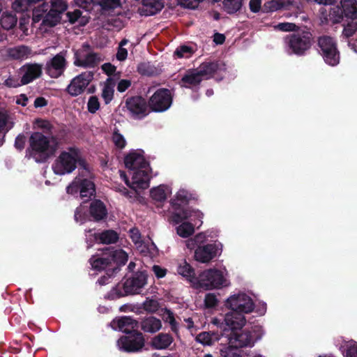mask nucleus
Returning <instances> with one entry per match:
<instances>
[{
    "label": "nucleus",
    "instance_id": "774afa93",
    "mask_svg": "<svg viewBox=\"0 0 357 357\" xmlns=\"http://www.w3.org/2000/svg\"><path fill=\"white\" fill-rule=\"evenodd\" d=\"M81 16L79 10H75L73 12H68L67 17L70 23H75Z\"/></svg>",
    "mask_w": 357,
    "mask_h": 357
},
{
    "label": "nucleus",
    "instance_id": "c03bdc74",
    "mask_svg": "<svg viewBox=\"0 0 357 357\" xmlns=\"http://www.w3.org/2000/svg\"><path fill=\"white\" fill-rule=\"evenodd\" d=\"M177 271L180 275L186 278L190 282L192 279L197 278L194 276L193 268L185 261L179 264Z\"/></svg>",
    "mask_w": 357,
    "mask_h": 357
},
{
    "label": "nucleus",
    "instance_id": "6e6552de",
    "mask_svg": "<svg viewBox=\"0 0 357 357\" xmlns=\"http://www.w3.org/2000/svg\"><path fill=\"white\" fill-rule=\"evenodd\" d=\"M228 327L231 332L228 334L225 332L222 335L227 336L228 343L231 345L235 344L236 347L252 346L254 342L259 339L263 334V330L260 326H255L252 334L245 331L239 333L238 331L241 328H233L231 326Z\"/></svg>",
    "mask_w": 357,
    "mask_h": 357
},
{
    "label": "nucleus",
    "instance_id": "393cba45",
    "mask_svg": "<svg viewBox=\"0 0 357 357\" xmlns=\"http://www.w3.org/2000/svg\"><path fill=\"white\" fill-rule=\"evenodd\" d=\"M89 262L93 270L99 271L110 264V259L108 256L105 255V250H102L100 253L93 255Z\"/></svg>",
    "mask_w": 357,
    "mask_h": 357
},
{
    "label": "nucleus",
    "instance_id": "5fc2aeb1",
    "mask_svg": "<svg viewBox=\"0 0 357 357\" xmlns=\"http://www.w3.org/2000/svg\"><path fill=\"white\" fill-rule=\"evenodd\" d=\"M112 142L118 149H123L126 145L125 137L119 132L118 130H114L112 135Z\"/></svg>",
    "mask_w": 357,
    "mask_h": 357
},
{
    "label": "nucleus",
    "instance_id": "864d4df0",
    "mask_svg": "<svg viewBox=\"0 0 357 357\" xmlns=\"http://www.w3.org/2000/svg\"><path fill=\"white\" fill-rule=\"evenodd\" d=\"M344 347L346 357H357V343L355 341L347 342Z\"/></svg>",
    "mask_w": 357,
    "mask_h": 357
},
{
    "label": "nucleus",
    "instance_id": "7ed1b4c3",
    "mask_svg": "<svg viewBox=\"0 0 357 357\" xmlns=\"http://www.w3.org/2000/svg\"><path fill=\"white\" fill-rule=\"evenodd\" d=\"M194 288L204 290L220 289L230 285L228 273L225 268H208L202 271L196 278L191 280Z\"/></svg>",
    "mask_w": 357,
    "mask_h": 357
},
{
    "label": "nucleus",
    "instance_id": "de8ad7c7",
    "mask_svg": "<svg viewBox=\"0 0 357 357\" xmlns=\"http://www.w3.org/2000/svg\"><path fill=\"white\" fill-rule=\"evenodd\" d=\"M242 0H224L223 7L228 13H234L240 10Z\"/></svg>",
    "mask_w": 357,
    "mask_h": 357
},
{
    "label": "nucleus",
    "instance_id": "1a4fd4ad",
    "mask_svg": "<svg viewBox=\"0 0 357 357\" xmlns=\"http://www.w3.org/2000/svg\"><path fill=\"white\" fill-rule=\"evenodd\" d=\"M286 43L289 53L302 55L312 45V34L307 31H298L289 36Z\"/></svg>",
    "mask_w": 357,
    "mask_h": 357
},
{
    "label": "nucleus",
    "instance_id": "f704fd0d",
    "mask_svg": "<svg viewBox=\"0 0 357 357\" xmlns=\"http://www.w3.org/2000/svg\"><path fill=\"white\" fill-rule=\"evenodd\" d=\"M162 328V324L160 319L153 317H149L142 322V328L145 332L155 333Z\"/></svg>",
    "mask_w": 357,
    "mask_h": 357
},
{
    "label": "nucleus",
    "instance_id": "dca6fc26",
    "mask_svg": "<svg viewBox=\"0 0 357 357\" xmlns=\"http://www.w3.org/2000/svg\"><path fill=\"white\" fill-rule=\"evenodd\" d=\"M93 78L91 73H84L74 77L67 87L68 93L72 96H77L84 92Z\"/></svg>",
    "mask_w": 357,
    "mask_h": 357
},
{
    "label": "nucleus",
    "instance_id": "72a5a7b5",
    "mask_svg": "<svg viewBox=\"0 0 357 357\" xmlns=\"http://www.w3.org/2000/svg\"><path fill=\"white\" fill-rule=\"evenodd\" d=\"M90 213L96 220H101L106 216L107 211L103 203L96 200L91 204Z\"/></svg>",
    "mask_w": 357,
    "mask_h": 357
},
{
    "label": "nucleus",
    "instance_id": "79ce46f5",
    "mask_svg": "<svg viewBox=\"0 0 357 357\" xmlns=\"http://www.w3.org/2000/svg\"><path fill=\"white\" fill-rule=\"evenodd\" d=\"M218 65L215 63H202L198 69L197 72L204 79H208L217 70Z\"/></svg>",
    "mask_w": 357,
    "mask_h": 357
},
{
    "label": "nucleus",
    "instance_id": "412c9836",
    "mask_svg": "<svg viewBox=\"0 0 357 357\" xmlns=\"http://www.w3.org/2000/svg\"><path fill=\"white\" fill-rule=\"evenodd\" d=\"M86 243L89 245L88 247H89L91 246V244L89 243V241H92L105 244L115 243L118 239V235L114 231L112 230L105 231L98 235L95 232L93 233L92 230H89L86 234Z\"/></svg>",
    "mask_w": 357,
    "mask_h": 357
},
{
    "label": "nucleus",
    "instance_id": "7c9ffc66",
    "mask_svg": "<svg viewBox=\"0 0 357 357\" xmlns=\"http://www.w3.org/2000/svg\"><path fill=\"white\" fill-rule=\"evenodd\" d=\"M164 0H142L145 15H152L164 7Z\"/></svg>",
    "mask_w": 357,
    "mask_h": 357
},
{
    "label": "nucleus",
    "instance_id": "4468645a",
    "mask_svg": "<svg viewBox=\"0 0 357 357\" xmlns=\"http://www.w3.org/2000/svg\"><path fill=\"white\" fill-rule=\"evenodd\" d=\"M66 65V52H60L47 62L46 73L52 78H58L63 73Z\"/></svg>",
    "mask_w": 357,
    "mask_h": 357
},
{
    "label": "nucleus",
    "instance_id": "49530a36",
    "mask_svg": "<svg viewBox=\"0 0 357 357\" xmlns=\"http://www.w3.org/2000/svg\"><path fill=\"white\" fill-rule=\"evenodd\" d=\"M88 207L84 204H81L75 211V220L76 222L82 225L89 219L87 213Z\"/></svg>",
    "mask_w": 357,
    "mask_h": 357
},
{
    "label": "nucleus",
    "instance_id": "4c0bfd02",
    "mask_svg": "<svg viewBox=\"0 0 357 357\" xmlns=\"http://www.w3.org/2000/svg\"><path fill=\"white\" fill-rule=\"evenodd\" d=\"M220 339V335L217 333L202 332L196 337L197 342L204 346H211Z\"/></svg>",
    "mask_w": 357,
    "mask_h": 357
},
{
    "label": "nucleus",
    "instance_id": "39448f33",
    "mask_svg": "<svg viewBox=\"0 0 357 357\" xmlns=\"http://www.w3.org/2000/svg\"><path fill=\"white\" fill-rule=\"evenodd\" d=\"M30 146L31 148V155L37 162L46 160L56 149L54 139H50L38 132L31 135Z\"/></svg>",
    "mask_w": 357,
    "mask_h": 357
},
{
    "label": "nucleus",
    "instance_id": "c9c22d12",
    "mask_svg": "<svg viewBox=\"0 0 357 357\" xmlns=\"http://www.w3.org/2000/svg\"><path fill=\"white\" fill-rule=\"evenodd\" d=\"M50 9V5L47 2H43L41 4L38 5L36 7H33V21L34 22H38L42 19L43 20V22L47 24L45 22V15L47 14Z\"/></svg>",
    "mask_w": 357,
    "mask_h": 357
},
{
    "label": "nucleus",
    "instance_id": "f03ea898",
    "mask_svg": "<svg viewBox=\"0 0 357 357\" xmlns=\"http://www.w3.org/2000/svg\"><path fill=\"white\" fill-rule=\"evenodd\" d=\"M225 305L231 310V312L225 315V324L233 328H243L245 324L244 314L250 313L254 309V303L251 297L242 291L231 294L225 301Z\"/></svg>",
    "mask_w": 357,
    "mask_h": 357
},
{
    "label": "nucleus",
    "instance_id": "37998d69",
    "mask_svg": "<svg viewBox=\"0 0 357 357\" xmlns=\"http://www.w3.org/2000/svg\"><path fill=\"white\" fill-rule=\"evenodd\" d=\"M114 95V84L112 83V78L109 77L102 89V97L106 104H108L113 98Z\"/></svg>",
    "mask_w": 357,
    "mask_h": 357
},
{
    "label": "nucleus",
    "instance_id": "f8f14e48",
    "mask_svg": "<svg viewBox=\"0 0 357 357\" xmlns=\"http://www.w3.org/2000/svg\"><path fill=\"white\" fill-rule=\"evenodd\" d=\"M172 97L169 90H157L149 100L150 107L155 112H164L172 105Z\"/></svg>",
    "mask_w": 357,
    "mask_h": 357
},
{
    "label": "nucleus",
    "instance_id": "4be33fe9",
    "mask_svg": "<svg viewBox=\"0 0 357 357\" xmlns=\"http://www.w3.org/2000/svg\"><path fill=\"white\" fill-rule=\"evenodd\" d=\"M126 107L133 116L142 117L146 114V107L144 100L139 97L129 98L126 102Z\"/></svg>",
    "mask_w": 357,
    "mask_h": 357
},
{
    "label": "nucleus",
    "instance_id": "2f4dec72",
    "mask_svg": "<svg viewBox=\"0 0 357 357\" xmlns=\"http://www.w3.org/2000/svg\"><path fill=\"white\" fill-rule=\"evenodd\" d=\"M105 255L108 256L112 261H114L119 265H123L128 260V254L123 250H105Z\"/></svg>",
    "mask_w": 357,
    "mask_h": 357
},
{
    "label": "nucleus",
    "instance_id": "423d86ee",
    "mask_svg": "<svg viewBox=\"0 0 357 357\" xmlns=\"http://www.w3.org/2000/svg\"><path fill=\"white\" fill-rule=\"evenodd\" d=\"M121 178L126 182L127 185L132 188V191H128L124 188H119L118 190L129 198L135 197L137 190L146 189L149 185L150 167L140 169V170L132 172V181L130 182L123 172L119 171Z\"/></svg>",
    "mask_w": 357,
    "mask_h": 357
},
{
    "label": "nucleus",
    "instance_id": "0eeeda50",
    "mask_svg": "<svg viewBox=\"0 0 357 357\" xmlns=\"http://www.w3.org/2000/svg\"><path fill=\"white\" fill-rule=\"evenodd\" d=\"M147 275L144 271L137 272L132 278L127 279L123 284L118 285L111 292L112 298L128 294H139L146 284Z\"/></svg>",
    "mask_w": 357,
    "mask_h": 357
},
{
    "label": "nucleus",
    "instance_id": "69168bd1",
    "mask_svg": "<svg viewBox=\"0 0 357 357\" xmlns=\"http://www.w3.org/2000/svg\"><path fill=\"white\" fill-rule=\"evenodd\" d=\"M4 84L8 87H14V88L18 87L21 85H24L22 83V79L20 80H19L17 78H14V77H8V79H6L5 80Z\"/></svg>",
    "mask_w": 357,
    "mask_h": 357
},
{
    "label": "nucleus",
    "instance_id": "e2e57ef3",
    "mask_svg": "<svg viewBox=\"0 0 357 357\" xmlns=\"http://www.w3.org/2000/svg\"><path fill=\"white\" fill-rule=\"evenodd\" d=\"M130 236L135 245L140 243L143 241L141 239V234L139 230L136 228L130 229Z\"/></svg>",
    "mask_w": 357,
    "mask_h": 357
},
{
    "label": "nucleus",
    "instance_id": "5701e85b",
    "mask_svg": "<svg viewBox=\"0 0 357 357\" xmlns=\"http://www.w3.org/2000/svg\"><path fill=\"white\" fill-rule=\"evenodd\" d=\"M75 3L86 10L90 9L91 4L98 5L103 9H112L120 6V0H75Z\"/></svg>",
    "mask_w": 357,
    "mask_h": 357
},
{
    "label": "nucleus",
    "instance_id": "6ab92c4d",
    "mask_svg": "<svg viewBox=\"0 0 357 357\" xmlns=\"http://www.w3.org/2000/svg\"><path fill=\"white\" fill-rule=\"evenodd\" d=\"M42 70L43 65L41 64L30 63L24 65L20 69L22 83L27 84L40 77L42 75Z\"/></svg>",
    "mask_w": 357,
    "mask_h": 357
},
{
    "label": "nucleus",
    "instance_id": "20e7f679",
    "mask_svg": "<svg viewBox=\"0 0 357 357\" xmlns=\"http://www.w3.org/2000/svg\"><path fill=\"white\" fill-rule=\"evenodd\" d=\"M203 216L198 210L182 208L174 213L172 220L178 224L176 228L177 234L182 238H188L195 232V227L199 228L202 225Z\"/></svg>",
    "mask_w": 357,
    "mask_h": 357
},
{
    "label": "nucleus",
    "instance_id": "09e8293b",
    "mask_svg": "<svg viewBox=\"0 0 357 357\" xmlns=\"http://www.w3.org/2000/svg\"><path fill=\"white\" fill-rule=\"evenodd\" d=\"M220 355L222 357H240L241 351L238 347H235V344H229L228 347L220 349Z\"/></svg>",
    "mask_w": 357,
    "mask_h": 357
},
{
    "label": "nucleus",
    "instance_id": "603ef678",
    "mask_svg": "<svg viewBox=\"0 0 357 357\" xmlns=\"http://www.w3.org/2000/svg\"><path fill=\"white\" fill-rule=\"evenodd\" d=\"M342 34L347 38L354 36L357 34V21L353 20L344 26Z\"/></svg>",
    "mask_w": 357,
    "mask_h": 357
},
{
    "label": "nucleus",
    "instance_id": "f257e3e1",
    "mask_svg": "<svg viewBox=\"0 0 357 357\" xmlns=\"http://www.w3.org/2000/svg\"><path fill=\"white\" fill-rule=\"evenodd\" d=\"M79 165V173L73 181L66 188L68 194L75 195L78 193L82 199L87 200L95 193V186L92 181L93 174L89 165L82 160L79 151L70 147L61 152L52 164V170L57 175H64L73 172Z\"/></svg>",
    "mask_w": 357,
    "mask_h": 357
},
{
    "label": "nucleus",
    "instance_id": "a211bd4d",
    "mask_svg": "<svg viewBox=\"0 0 357 357\" xmlns=\"http://www.w3.org/2000/svg\"><path fill=\"white\" fill-rule=\"evenodd\" d=\"M45 15V22L48 25L53 26L59 22L61 15L68 8L66 0H51V6Z\"/></svg>",
    "mask_w": 357,
    "mask_h": 357
},
{
    "label": "nucleus",
    "instance_id": "58836bf2",
    "mask_svg": "<svg viewBox=\"0 0 357 357\" xmlns=\"http://www.w3.org/2000/svg\"><path fill=\"white\" fill-rule=\"evenodd\" d=\"M190 198V193L185 189H180L175 197V199H173L172 204L173 206L175 208L176 211H181L179 208L185 204Z\"/></svg>",
    "mask_w": 357,
    "mask_h": 357
},
{
    "label": "nucleus",
    "instance_id": "e433bc0d",
    "mask_svg": "<svg viewBox=\"0 0 357 357\" xmlns=\"http://www.w3.org/2000/svg\"><path fill=\"white\" fill-rule=\"evenodd\" d=\"M209 236L210 234L208 231L199 233L195 237L186 240L185 241V246L188 249L192 250L205 243Z\"/></svg>",
    "mask_w": 357,
    "mask_h": 357
},
{
    "label": "nucleus",
    "instance_id": "6e6d98bb",
    "mask_svg": "<svg viewBox=\"0 0 357 357\" xmlns=\"http://www.w3.org/2000/svg\"><path fill=\"white\" fill-rule=\"evenodd\" d=\"M290 0H273L268 3V8L272 10H277L285 8L291 4Z\"/></svg>",
    "mask_w": 357,
    "mask_h": 357
},
{
    "label": "nucleus",
    "instance_id": "9b49d317",
    "mask_svg": "<svg viewBox=\"0 0 357 357\" xmlns=\"http://www.w3.org/2000/svg\"><path fill=\"white\" fill-rule=\"evenodd\" d=\"M222 252V245L218 243L201 245L195 248L194 258L200 263L207 264L212 261Z\"/></svg>",
    "mask_w": 357,
    "mask_h": 357
},
{
    "label": "nucleus",
    "instance_id": "9d476101",
    "mask_svg": "<svg viewBox=\"0 0 357 357\" xmlns=\"http://www.w3.org/2000/svg\"><path fill=\"white\" fill-rule=\"evenodd\" d=\"M319 52L324 61L329 66H335L340 62V52L334 38L328 36H321L318 40Z\"/></svg>",
    "mask_w": 357,
    "mask_h": 357
},
{
    "label": "nucleus",
    "instance_id": "4d7b16f0",
    "mask_svg": "<svg viewBox=\"0 0 357 357\" xmlns=\"http://www.w3.org/2000/svg\"><path fill=\"white\" fill-rule=\"evenodd\" d=\"M192 54V48L186 45L181 46L175 51V54L179 58H188Z\"/></svg>",
    "mask_w": 357,
    "mask_h": 357
},
{
    "label": "nucleus",
    "instance_id": "b1692460",
    "mask_svg": "<svg viewBox=\"0 0 357 357\" xmlns=\"http://www.w3.org/2000/svg\"><path fill=\"white\" fill-rule=\"evenodd\" d=\"M111 326L114 330L130 333L137 327V321L130 317H122L114 319L111 323Z\"/></svg>",
    "mask_w": 357,
    "mask_h": 357
},
{
    "label": "nucleus",
    "instance_id": "a19ab883",
    "mask_svg": "<svg viewBox=\"0 0 357 357\" xmlns=\"http://www.w3.org/2000/svg\"><path fill=\"white\" fill-rule=\"evenodd\" d=\"M33 6L31 0H14L12 3L13 9L17 13L29 12Z\"/></svg>",
    "mask_w": 357,
    "mask_h": 357
},
{
    "label": "nucleus",
    "instance_id": "473e14b6",
    "mask_svg": "<svg viewBox=\"0 0 357 357\" xmlns=\"http://www.w3.org/2000/svg\"><path fill=\"white\" fill-rule=\"evenodd\" d=\"M137 249L145 256L153 257L158 254L156 245L150 240L142 241L140 243L135 245Z\"/></svg>",
    "mask_w": 357,
    "mask_h": 357
},
{
    "label": "nucleus",
    "instance_id": "8fccbe9b",
    "mask_svg": "<svg viewBox=\"0 0 357 357\" xmlns=\"http://www.w3.org/2000/svg\"><path fill=\"white\" fill-rule=\"evenodd\" d=\"M129 41L127 39H123L119 44L117 52L116 54V59L123 61L126 59L128 56V48Z\"/></svg>",
    "mask_w": 357,
    "mask_h": 357
},
{
    "label": "nucleus",
    "instance_id": "ea45409f",
    "mask_svg": "<svg viewBox=\"0 0 357 357\" xmlns=\"http://www.w3.org/2000/svg\"><path fill=\"white\" fill-rule=\"evenodd\" d=\"M203 79L197 70L188 72L182 79V86L190 87L198 84Z\"/></svg>",
    "mask_w": 357,
    "mask_h": 357
},
{
    "label": "nucleus",
    "instance_id": "f3484780",
    "mask_svg": "<svg viewBox=\"0 0 357 357\" xmlns=\"http://www.w3.org/2000/svg\"><path fill=\"white\" fill-rule=\"evenodd\" d=\"M75 64L76 66H82L85 67H92L100 61V56L90 52L89 46L86 45L75 54Z\"/></svg>",
    "mask_w": 357,
    "mask_h": 357
},
{
    "label": "nucleus",
    "instance_id": "2eb2a0df",
    "mask_svg": "<svg viewBox=\"0 0 357 357\" xmlns=\"http://www.w3.org/2000/svg\"><path fill=\"white\" fill-rule=\"evenodd\" d=\"M125 165L132 172L149 167L146 160L144 151L141 149L131 151L125 157Z\"/></svg>",
    "mask_w": 357,
    "mask_h": 357
},
{
    "label": "nucleus",
    "instance_id": "052dcab7",
    "mask_svg": "<svg viewBox=\"0 0 357 357\" xmlns=\"http://www.w3.org/2000/svg\"><path fill=\"white\" fill-rule=\"evenodd\" d=\"M159 304L157 301L153 299H147L144 303L145 310L149 312H155L158 310Z\"/></svg>",
    "mask_w": 357,
    "mask_h": 357
},
{
    "label": "nucleus",
    "instance_id": "aec40b11",
    "mask_svg": "<svg viewBox=\"0 0 357 357\" xmlns=\"http://www.w3.org/2000/svg\"><path fill=\"white\" fill-rule=\"evenodd\" d=\"M344 15L341 6H333L328 8H322L320 10V19L322 23H340Z\"/></svg>",
    "mask_w": 357,
    "mask_h": 357
},
{
    "label": "nucleus",
    "instance_id": "338daca9",
    "mask_svg": "<svg viewBox=\"0 0 357 357\" xmlns=\"http://www.w3.org/2000/svg\"><path fill=\"white\" fill-rule=\"evenodd\" d=\"M131 82L128 79H121L117 85V90L119 92H123L130 87Z\"/></svg>",
    "mask_w": 357,
    "mask_h": 357
},
{
    "label": "nucleus",
    "instance_id": "bf43d9fd",
    "mask_svg": "<svg viewBox=\"0 0 357 357\" xmlns=\"http://www.w3.org/2000/svg\"><path fill=\"white\" fill-rule=\"evenodd\" d=\"M88 110L91 113H95L100 108V103L98 99L96 96L89 98L87 103Z\"/></svg>",
    "mask_w": 357,
    "mask_h": 357
},
{
    "label": "nucleus",
    "instance_id": "c756f323",
    "mask_svg": "<svg viewBox=\"0 0 357 357\" xmlns=\"http://www.w3.org/2000/svg\"><path fill=\"white\" fill-rule=\"evenodd\" d=\"M171 193L172 189L165 185H160L150 191L151 197L156 202L165 201Z\"/></svg>",
    "mask_w": 357,
    "mask_h": 357
},
{
    "label": "nucleus",
    "instance_id": "0e129e2a",
    "mask_svg": "<svg viewBox=\"0 0 357 357\" xmlns=\"http://www.w3.org/2000/svg\"><path fill=\"white\" fill-rule=\"evenodd\" d=\"M101 68L103 70V72L105 73L108 76H116L115 73L116 68L110 63L103 64Z\"/></svg>",
    "mask_w": 357,
    "mask_h": 357
},
{
    "label": "nucleus",
    "instance_id": "3c124183",
    "mask_svg": "<svg viewBox=\"0 0 357 357\" xmlns=\"http://www.w3.org/2000/svg\"><path fill=\"white\" fill-rule=\"evenodd\" d=\"M160 315L165 322L169 324L172 331H177V322L174 319L173 313L170 310L167 309L162 310Z\"/></svg>",
    "mask_w": 357,
    "mask_h": 357
},
{
    "label": "nucleus",
    "instance_id": "a878e982",
    "mask_svg": "<svg viewBox=\"0 0 357 357\" xmlns=\"http://www.w3.org/2000/svg\"><path fill=\"white\" fill-rule=\"evenodd\" d=\"M173 342V337L167 333H160L154 336L151 341V345L155 349H165L168 348Z\"/></svg>",
    "mask_w": 357,
    "mask_h": 357
},
{
    "label": "nucleus",
    "instance_id": "ddd939ff",
    "mask_svg": "<svg viewBox=\"0 0 357 357\" xmlns=\"http://www.w3.org/2000/svg\"><path fill=\"white\" fill-rule=\"evenodd\" d=\"M144 344V338L140 333H134L129 336L122 337L117 342L119 349L128 352L139 351Z\"/></svg>",
    "mask_w": 357,
    "mask_h": 357
},
{
    "label": "nucleus",
    "instance_id": "bb28decb",
    "mask_svg": "<svg viewBox=\"0 0 357 357\" xmlns=\"http://www.w3.org/2000/svg\"><path fill=\"white\" fill-rule=\"evenodd\" d=\"M8 55L13 59H26L33 55L29 47L20 45L8 50Z\"/></svg>",
    "mask_w": 357,
    "mask_h": 357
},
{
    "label": "nucleus",
    "instance_id": "c85d7f7f",
    "mask_svg": "<svg viewBox=\"0 0 357 357\" xmlns=\"http://www.w3.org/2000/svg\"><path fill=\"white\" fill-rule=\"evenodd\" d=\"M340 5L346 17L357 20V0H340Z\"/></svg>",
    "mask_w": 357,
    "mask_h": 357
},
{
    "label": "nucleus",
    "instance_id": "a18cd8bd",
    "mask_svg": "<svg viewBox=\"0 0 357 357\" xmlns=\"http://www.w3.org/2000/svg\"><path fill=\"white\" fill-rule=\"evenodd\" d=\"M17 23V17L15 15L8 13H4L1 18V24L2 27L5 29H10L13 28Z\"/></svg>",
    "mask_w": 357,
    "mask_h": 357
},
{
    "label": "nucleus",
    "instance_id": "680f3d73",
    "mask_svg": "<svg viewBox=\"0 0 357 357\" xmlns=\"http://www.w3.org/2000/svg\"><path fill=\"white\" fill-rule=\"evenodd\" d=\"M274 28L282 31H290L295 29L296 25L294 23L282 22L278 24Z\"/></svg>",
    "mask_w": 357,
    "mask_h": 357
},
{
    "label": "nucleus",
    "instance_id": "13d9d810",
    "mask_svg": "<svg viewBox=\"0 0 357 357\" xmlns=\"http://www.w3.org/2000/svg\"><path fill=\"white\" fill-rule=\"evenodd\" d=\"M218 300L214 294H206L204 298V305L206 307L211 308L217 305Z\"/></svg>",
    "mask_w": 357,
    "mask_h": 357
},
{
    "label": "nucleus",
    "instance_id": "cd10ccee",
    "mask_svg": "<svg viewBox=\"0 0 357 357\" xmlns=\"http://www.w3.org/2000/svg\"><path fill=\"white\" fill-rule=\"evenodd\" d=\"M13 127V123L7 112L0 109V146L4 142L6 133Z\"/></svg>",
    "mask_w": 357,
    "mask_h": 357
}]
</instances>
